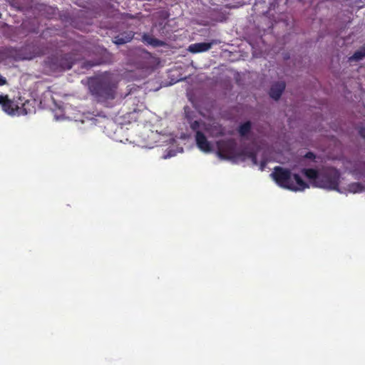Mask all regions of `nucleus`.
Here are the masks:
<instances>
[{
  "mask_svg": "<svg viewBox=\"0 0 365 365\" xmlns=\"http://www.w3.org/2000/svg\"><path fill=\"white\" fill-rule=\"evenodd\" d=\"M270 175L279 187L287 190L302 191L309 187L299 175L292 174L290 170L280 166H276Z\"/></svg>",
  "mask_w": 365,
  "mask_h": 365,
  "instance_id": "obj_1",
  "label": "nucleus"
},
{
  "mask_svg": "<svg viewBox=\"0 0 365 365\" xmlns=\"http://www.w3.org/2000/svg\"><path fill=\"white\" fill-rule=\"evenodd\" d=\"M116 85L110 74H103L89 81V89L98 101L113 99Z\"/></svg>",
  "mask_w": 365,
  "mask_h": 365,
  "instance_id": "obj_2",
  "label": "nucleus"
},
{
  "mask_svg": "<svg viewBox=\"0 0 365 365\" xmlns=\"http://www.w3.org/2000/svg\"><path fill=\"white\" fill-rule=\"evenodd\" d=\"M80 59L81 55L76 51L69 53L58 52L48 56L45 61V64L51 71L61 72L70 70Z\"/></svg>",
  "mask_w": 365,
  "mask_h": 365,
  "instance_id": "obj_3",
  "label": "nucleus"
},
{
  "mask_svg": "<svg viewBox=\"0 0 365 365\" xmlns=\"http://www.w3.org/2000/svg\"><path fill=\"white\" fill-rule=\"evenodd\" d=\"M341 174L332 167L327 168L320 172L319 179L317 182V187L330 190H338Z\"/></svg>",
  "mask_w": 365,
  "mask_h": 365,
  "instance_id": "obj_4",
  "label": "nucleus"
},
{
  "mask_svg": "<svg viewBox=\"0 0 365 365\" xmlns=\"http://www.w3.org/2000/svg\"><path fill=\"white\" fill-rule=\"evenodd\" d=\"M0 105L1 106L3 110L9 115H26V108H23V110H19V99L17 101L14 99L11 100L9 98L7 95H0Z\"/></svg>",
  "mask_w": 365,
  "mask_h": 365,
  "instance_id": "obj_5",
  "label": "nucleus"
},
{
  "mask_svg": "<svg viewBox=\"0 0 365 365\" xmlns=\"http://www.w3.org/2000/svg\"><path fill=\"white\" fill-rule=\"evenodd\" d=\"M217 145L219 155L227 158L235 153L236 143L233 139H228L218 141Z\"/></svg>",
  "mask_w": 365,
  "mask_h": 365,
  "instance_id": "obj_6",
  "label": "nucleus"
},
{
  "mask_svg": "<svg viewBox=\"0 0 365 365\" xmlns=\"http://www.w3.org/2000/svg\"><path fill=\"white\" fill-rule=\"evenodd\" d=\"M219 43L217 40H212L210 42H200L189 46L188 51L192 53L205 52L210 50L213 45Z\"/></svg>",
  "mask_w": 365,
  "mask_h": 365,
  "instance_id": "obj_7",
  "label": "nucleus"
},
{
  "mask_svg": "<svg viewBox=\"0 0 365 365\" xmlns=\"http://www.w3.org/2000/svg\"><path fill=\"white\" fill-rule=\"evenodd\" d=\"M195 140L196 144L200 150L205 153H209L212 150L210 143L207 140L205 134L201 131H197Z\"/></svg>",
  "mask_w": 365,
  "mask_h": 365,
  "instance_id": "obj_8",
  "label": "nucleus"
},
{
  "mask_svg": "<svg viewBox=\"0 0 365 365\" xmlns=\"http://www.w3.org/2000/svg\"><path fill=\"white\" fill-rule=\"evenodd\" d=\"M134 37L133 31H124L113 37V41L116 45H123L130 42Z\"/></svg>",
  "mask_w": 365,
  "mask_h": 365,
  "instance_id": "obj_9",
  "label": "nucleus"
},
{
  "mask_svg": "<svg viewBox=\"0 0 365 365\" xmlns=\"http://www.w3.org/2000/svg\"><path fill=\"white\" fill-rule=\"evenodd\" d=\"M284 82H277L272 86L269 91V96L274 100H278L281 97L283 91L285 89Z\"/></svg>",
  "mask_w": 365,
  "mask_h": 365,
  "instance_id": "obj_10",
  "label": "nucleus"
},
{
  "mask_svg": "<svg viewBox=\"0 0 365 365\" xmlns=\"http://www.w3.org/2000/svg\"><path fill=\"white\" fill-rule=\"evenodd\" d=\"M302 173L310 180L313 186L317 187V182L319 179L320 173L314 168H304Z\"/></svg>",
  "mask_w": 365,
  "mask_h": 365,
  "instance_id": "obj_11",
  "label": "nucleus"
},
{
  "mask_svg": "<svg viewBox=\"0 0 365 365\" xmlns=\"http://www.w3.org/2000/svg\"><path fill=\"white\" fill-rule=\"evenodd\" d=\"M143 42L153 47L163 46L165 45L163 41L154 38L152 35L144 34L142 36Z\"/></svg>",
  "mask_w": 365,
  "mask_h": 365,
  "instance_id": "obj_12",
  "label": "nucleus"
},
{
  "mask_svg": "<svg viewBox=\"0 0 365 365\" xmlns=\"http://www.w3.org/2000/svg\"><path fill=\"white\" fill-rule=\"evenodd\" d=\"M351 173L356 179H360L365 176V162H359L356 163Z\"/></svg>",
  "mask_w": 365,
  "mask_h": 365,
  "instance_id": "obj_13",
  "label": "nucleus"
},
{
  "mask_svg": "<svg viewBox=\"0 0 365 365\" xmlns=\"http://www.w3.org/2000/svg\"><path fill=\"white\" fill-rule=\"evenodd\" d=\"M252 129V124L250 121H246L241 124L238 128L240 135L242 137L247 135Z\"/></svg>",
  "mask_w": 365,
  "mask_h": 365,
  "instance_id": "obj_14",
  "label": "nucleus"
},
{
  "mask_svg": "<svg viewBox=\"0 0 365 365\" xmlns=\"http://www.w3.org/2000/svg\"><path fill=\"white\" fill-rule=\"evenodd\" d=\"M365 57V48H362L356 51L349 58V62L359 61Z\"/></svg>",
  "mask_w": 365,
  "mask_h": 365,
  "instance_id": "obj_15",
  "label": "nucleus"
},
{
  "mask_svg": "<svg viewBox=\"0 0 365 365\" xmlns=\"http://www.w3.org/2000/svg\"><path fill=\"white\" fill-rule=\"evenodd\" d=\"M348 189L353 193H358L361 192L364 190V187L361 182H352L348 185Z\"/></svg>",
  "mask_w": 365,
  "mask_h": 365,
  "instance_id": "obj_16",
  "label": "nucleus"
},
{
  "mask_svg": "<svg viewBox=\"0 0 365 365\" xmlns=\"http://www.w3.org/2000/svg\"><path fill=\"white\" fill-rule=\"evenodd\" d=\"M104 61L101 58L95 59L93 61H86L83 62L82 67L86 69L91 68L94 66L100 65L103 63Z\"/></svg>",
  "mask_w": 365,
  "mask_h": 365,
  "instance_id": "obj_17",
  "label": "nucleus"
},
{
  "mask_svg": "<svg viewBox=\"0 0 365 365\" xmlns=\"http://www.w3.org/2000/svg\"><path fill=\"white\" fill-rule=\"evenodd\" d=\"M19 110H23V108H26V114H28L29 113L31 112V109L29 108V106H31V103H30L29 101L26 100V101H24L21 98H19Z\"/></svg>",
  "mask_w": 365,
  "mask_h": 365,
  "instance_id": "obj_18",
  "label": "nucleus"
},
{
  "mask_svg": "<svg viewBox=\"0 0 365 365\" xmlns=\"http://www.w3.org/2000/svg\"><path fill=\"white\" fill-rule=\"evenodd\" d=\"M200 123L198 120H194L190 123V128L194 131H199L198 129L200 128Z\"/></svg>",
  "mask_w": 365,
  "mask_h": 365,
  "instance_id": "obj_19",
  "label": "nucleus"
},
{
  "mask_svg": "<svg viewBox=\"0 0 365 365\" xmlns=\"http://www.w3.org/2000/svg\"><path fill=\"white\" fill-rule=\"evenodd\" d=\"M304 158L307 159L314 160L316 155L313 152L309 151L304 155Z\"/></svg>",
  "mask_w": 365,
  "mask_h": 365,
  "instance_id": "obj_20",
  "label": "nucleus"
},
{
  "mask_svg": "<svg viewBox=\"0 0 365 365\" xmlns=\"http://www.w3.org/2000/svg\"><path fill=\"white\" fill-rule=\"evenodd\" d=\"M6 83V79L4 77L0 76V86H4Z\"/></svg>",
  "mask_w": 365,
  "mask_h": 365,
  "instance_id": "obj_21",
  "label": "nucleus"
},
{
  "mask_svg": "<svg viewBox=\"0 0 365 365\" xmlns=\"http://www.w3.org/2000/svg\"><path fill=\"white\" fill-rule=\"evenodd\" d=\"M359 133L361 137L365 138V128H361Z\"/></svg>",
  "mask_w": 365,
  "mask_h": 365,
  "instance_id": "obj_22",
  "label": "nucleus"
},
{
  "mask_svg": "<svg viewBox=\"0 0 365 365\" xmlns=\"http://www.w3.org/2000/svg\"><path fill=\"white\" fill-rule=\"evenodd\" d=\"M250 157L252 158V161L255 163H257V157H256V155L253 153H250Z\"/></svg>",
  "mask_w": 365,
  "mask_h": 365,
  "instance_id": "obj_23",
  "label": "nucleus"
},
{
  "mask_svg": "<svg viewBox=\"0 0 365 365\" xmlns=\"http://www.w3.org/2000/svg\"><path fill=\"white\" fill-rule=\"evenodd\" d=\"M267 165V162L265 160H263L260 163V170H263Z\"/></svg>",
  "mask_w": 365,
  "mask_h": 365,
  "instance_id": "obj_24",
  "label": "nucleus"
},
{
  "mask_svg": "<svg viewBox=\"0 0 365 365\" xmlns=\"http://www.w3.org/2000/svg\"><path fill=\"white\" fill-rule=\"evenodd\" d=\"M125 18H128V19H133V16L130 14H125L123 15Z\"/></svg>",
  "mask_w": 365,
  "mask_h": 365,
  "instance_id": "obj_25",
  "label": "nucleus"
}]
</instances>
